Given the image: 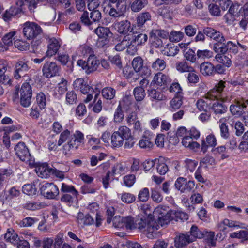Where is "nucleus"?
<instances>
[{"mask_svg": "<svg viewBox=\"0 0 248 248\" xmlns=\"http://www.w3.org/2000/svg\"><path fill=\"white\" fill-rule=\"evenodd\" d=\"M84 140V134L79 130L73 132L67 129L61 133L58 145L60 146L68 140L63 146V152L66 155L71 150H77L79 146L83 143Z\"/></svg>", "mask_w": 248, "mask_h": 248, "instance_id": "f257e3e1", "label": "nucleus"}, {"mask_svg": "<svg viewBox=\"0 0 248 248\" xmlns=\"http://www.w3.org/2000/svg\"><path fill=\"white\" fill-rule=\"evenodd\" d=\"M225 81H219L203 98L198 99L196 103L198 109L201 111H206L208 108L210 109L212 101L216 99L222 98V91L225 87Z\"/></svg>", "mask_w": 248, "mask_h": 248, "instance_id": "f03ea898", "label": "nucleus"}, {"mask_svg": "<svg viewBox=\"0 0 248 248\" xmlns=\"http://www.w3.org/2000/svg\"><path fill=\"white\" fill-rule=\"evenodd\" d=\"M23 34L27 40H33L37 38L42 32L40 26L33 22L27 21L23 24Z\"/></svg>", "mask_w": 248, "mask_h": 248, "instance_id": "7ed1b4c3", "label": "nucleus"}, {"mask_svg": "<svg viewBox=\"0 0 248 248\" xmlns=\"http://www.w3.org/2000/svg\"><path fill=\"white\" fill-rule=\"evenodd\" d=\"M248 105V99L243 97L235 98L230 106V111L231 114L236 118H241L244 114Z\"/></svg>", "mask_w": 248, "mask_h": 248, "instance_id": "20e7f679", "label": "nucleus"}, {"mask_svg": "<svg viewBox=\"0 0 248 248\" xmlns=\"http://www.w3.org/2000/svg\"><path fill=\"white\" fill-rule=\"evenodd\" d=\"M16 155L22 161L26 162L30 166H34V158L29 153L28 147L23 142H19L15 147Z\"/></svg>", "mask_w": 248, "mask_h": 248, "instance_id": "39448f33", "label": "nucleus"}, {"mask_svg": "<svg viewBox=\"0 0 248 248\" xmlns=\"http://www.w3.org/2000/svg\"><path fill=\"white\" fill-rule=\"evenodd\" d=\"M153 215L157 218L158 223L161 226L167 225L170 222V210L167 206L158 205L155 209Z\"/></svg>", "mask_w": 248, "mask_h": 248, "instance_id": "423d86ee", "label": "nucleus"}, {"mask_svg": "<svg viewBox=\"0 0 248 248\" xmlns=\"http://www.w3.org/2000/svg\"><path fill=\"white\" fill-rule=\"evenodd\" d=\"M99 64L100 62L95 55L89 56L87 61L80 59L77 62L78 65L81 67L88 74L96 71Z\"/></svg>", "mask_w": 248, "mask_h": 248, "instance_id": "0eeeda50", "label": "nucleus"}, {"mask_svg": "<svg viewBox=\"0 0 248 248\" xmlns=\"http://www.w3.org/2000/svg\"><path fill=\"white\" fill-rule=\"evenodd\" d=\"M61 71V66L53 62H46L42 67L43 75L48 78L59 76Z\"/></svg>", "mask_w": 248, "mask_h": 248, "instance_id": "6e6552de", "label": "nucleus"}, {"mask_svg": "<svg viewBox=\"0 0 248 248\" xmlns=\"http://www.w3.org/2000/svg\"><path fill=\"white\" fill-rule=\"evenodd\" d=\"M20 104L24 107H29L31 103L32 89L28 82H24L20 90Z\"/></svg>", "mask_w": 248, "mask_h": 248, "instance_id": "1a4fd4ad", "label": "nucleus"}, {"mask_svg": "<svg viewBox=\"0 0 248 248\" xmlns=\"http://www.w3.org/2000/svg\"><path fill=\"white\" fill-rule=\"evenodd\" d=\"M41 194L47 199H55L59 194L58 187L52 183H46L40 188Z\"/></svg>", "mask_w": 248, "mask_h": 248, "instance_id": "9d476101", "label": "nucleus"}, {"mask_svg": "<svg viewBox=\"0 0 248 248\" xmlns=\"http://www.w3.org/2000/svg\"><path fill=\"white\" fill-rule=\"evenodd\" d=\"M131 104V100L129 97L125 96L123 98L114 113V121L115 123H120L124 119V114L122 108H123L124 109H128L129 106Z\"/></svg>", "mask_w": 248, "mask_h": 248, "instance_id": "9b49d317", "label": "nucleus"}, {"mask_svg": "<svg viewBox=\"0 0 248 248\" xmlns=\"http://www.w3.org/2000/svg\"><path fill=\"white\" fill-rule=\"evenodd\" d=\"M174 186L181 193H186L193 190L195 183L193 181H187L186 178L180 177L176 180Z\"/></svg>", "mask_w": 248, "mask_h": 248, "instance_id": "f8f14e48", "label": "nucleus"}, {"mask_svg": "<svg viewBox=\"0 0 248 248\" xmlns=\"http://www.w3.org/2000/svg\"><path fill=\"white\" fill-rule=\"evenodd\" d=\"M223 91H222V98L216 99L212 102L210 109H211L216 115H221L226 113L227 111V107L223 103L226 99L223 96Z\"/></svg>", "mask_w": 248, "mask_h": 248, "instance_id": "ddd939ff", "label": "nucleus"}, {"mask_svg": "<svg viewBox=\"0 0 248 248\" xmlns=\"http://www.w3.org/2000/svg\"><path fill=\"white\" fill-rule=\"evenodd\" d=\"M126 5L125 0H119L116 5L110 6L109 15L113 17L121 16L125 12Z\"/></svg>", "mask_w": 248, "mask_h": 248, "instance_id": "4468645a", "label": "nucleus"}, {"mask_svg": "<svg viewBox=\"0 0 248 248\" xmlns=\"http://www.w3.org/2000/svg\"><path fill=\"white\" fill-rule=\"evenodd\" d=\"M29 69L27 61H19L15 66L14 78L16 79L21 78Z\"/></svg>", "mask_w": 248, "mask_h": 248, "instance_id": "2eb2a0df", "label": "nucleus"}, {"mask_svg": "<svg viewBox=\"0 0 248 248\" xmlns=\"http://www.w3.org/2000/svg\"><path fill=\"white\" fill-rule=\"evenodd\" d=\"M74 88L77 91H79L83 94H88L92 89L87 81L84 78H78L76 79L73 82Z\"/></svg>", "mask_w": 248, "mask_h": 248, "instance_id": "dca6fc26", "label": "nucleus"}, {"mask_svg": "<svg viewBox=\"0 0 248 248\" xmlns=\"http://www.w3.org/2000/svg\"><path fill=\"white\" fill-rule=\"evenodd\" d=\"M113 27L119 33L127 36L131 29V23L127 20H124L114 23Z\"/></svg>", "mask_w": 248, "mask_h": 248, "instance_id": "f3484780", "label": "nucleus"}, {"mask_svg": "<svg viewBox=\"0 0 248 248\" xmlns=\"http://www.w3.org/2000/svg\"><path fill=\"white\" fill-rule=\"evenodd\" d=\"M23 14L20 7H11L5 11L2 15L3 19L5 21H9L13 17H19Z\"/></svg>", "mask_w": 248, "mask_h": 248, "instance_id": "a211bd4d", "label": "nucleus"}, {"mask_svg": "<svg viewBox=\"0 0 248 248\" xmlns=\"http://www.w3.org/2000/svg\"><path fill=\"white\" fill-rule=\"evenodd\" d=\"M203 32L207 37L213 39L217 42L225 41L223 34L212 28L206 27L203 29Z\"/></svg>", "mask_w": 248, "mask_h": 248, "instance_id": "6ab92c4d", "label": "nucleus"}, {"mask_svg": "<svg viewBox=\"0 0 248 248\" xmlns=\"http://www.w3.org/2000/svg\"><path fill=\"white\" fill-rule=\"evenodd\" d=\"M60 46L61 45L56 38H53L50 39L46 56L51 57L53 55H55L57 53Z\"/></svg>", "mask_w": 248, "mask_h": 248, "instance_id": "aec40b11", "label": "nucleus"}, {"mask_svg": "<svg viewBox=\"0 0 248 248\" xmlns=\"http://www.w3.org/2000/svg\"><path fill=\"white\" fill-rule=\"evenodd\" d=\"M156 169L157 173L161 175H165L169 171L167 160L163 157L155 159Z\"/></svg>", "mask_w": 248, "mask_h": 248, "instance_id": "412c9836", "label": "nucleus"}, {"mask_svg": "<svg viewBox=\"0 0 248 248\" xmlns=\"http://www.w3.org/2000/svg\"><path fill=\"white\" fill-rule=\"evenodd\" d=\"M217 144L216 138L213 134L208 135L206 138V140H203L201 144V152L205 153L209 147H214Z\"/></svg>", "mask_w": 248, "mask_h": 248, "instance_id": "4be33fe9", "label": "nucleus"}, {"mask_svg": "<svg viewBox=\"0 0 248 248\" xmlns=\"http://www.w3.org/2000/svg\"><path fill=\"white\" fill-rule=\"evenodd\" d=\"M193 242L188 232L186 234H181L179 236L175 237L174 245L176 247L181 248Z\"/></svg>", "mask_w": 248, "mask_h": 248, "instance_id": "5701e85b", "label": "nucleus"}, {"mask_svg": "<svg viewBox=\"0 0 248 248\" xmlns=\"http://www.w3.org/2000/svg\"><path fill=\"white\" fill-rule=\"evenodd\" d=\"M12 174V170L8 169L2 168L0 169V188H3L7 186Z\"/></svg>", "mask_w": 248, "mask_h": 248, "instance_id": "b1692460", "label": "nucleus"}, {"mask_svg": "<svg viewBox=\"0 0 248 248\" xmlns=\"http://www.w3.org/2000/svg\"><path fill=\"white\" fill-rule=\"evenodd\" d=\"M200 72L204 76H214V65L208 62H204L200 66Z\"/></svg>", "mask_w": 248, "mask_h": 248, "instance_id": "393cba45", "label": "nucleus"}, {"mask_svg": "<svg viewBox=\"0 0 248 248\" xmlns=\"http://www.w3.org/2000/svg\"><path fill=\"white\" fill-rule=\"evenodd\" d=\"M151 20V15L149 12H142L139 14L136 18V26L139 28L143 27L146 22Z\"/></svg>", "mask_w": 248, "mask_h": 248, "instance_id": "a878e982", "label": "nucleus"}, {"mask_svg": "<svg viewBox=\"0 0 248 248\" xmlns=\"http://www.w3.org/2000/svg\"><path fill=\"white\" fill-rule=\"evenodd\" d=\"M51 168H49L47 164H43L38 166L36 172L38 176L42 178H46L50 176Z\"/></svg>", "mask_w": 248, "mask_h": 248, "instance_id": "bb28decb", "label": "nucleus"}, {"mask_svg": "<svg viewBox=\"0 0 248 248\" xmlns=\"http://www.w3.org/2000/svg\"><path fill=\"white\" fill-rule=\"evenodd\" d=\"M148 4L147 0H133L130 4V8L133 12H139Z\"/></svg>", "mask_w": 248, "mask_h": 248, "instance_id": "cd10ccee", "label": "nucleus"}, {"mask_svg": "<svg viewBox=\"0 0 248 248\" xmlns=\"http://www.w3.org/2000/svg\"><path fill=\"white\" fill-rule=\"evenodd\" d=\"M207 231H201L195 225H192L191 227L190 231L188 232L190 236L192 241H194L197 238L201 239L205 236Z\"/></svg>", "mask_w": 248, "mask_h": 248, "instance_id": "c85d7f7f", "label": "nucleus"}, {"mask_svg": "<svg viewBox=\"0 0 248 248\" xmlns=\"http://www.w3.org/2000/svg\"><path fill=\"white\" fill-rule=\"evenodd\" d=\"M153 82H154L157 85L161 86L166 85L170 82V78L169 77L162 73L158 72L154 77Z\"/></svg>", "mask_w": 248, "mask_h": 248, "instance_id": "c756f323", "label": "nucleus"}, {"mask_svg": "<svg viewBox=\"0 0 248 248\" xmlns=\"http://www.w3.org/2000/svg\"><path fill=\"white\" fill-rule=\"evenodd\" d=\"M148 38V35L146 33L134 32L131 40L140 47L146 44Z\"/></svg>", "mask_w": 248, "mask_h": 248, "instance_id": "7c9ffc66", "label": "nucleus"}, {"mask_svg": "<svg viewBox=\"0 0 248 248\" xmlns=\"http://www.w3.org/2000/svg\"><path fill=\"white\" fill-rule=\"evenodd\" d=\"M170 221L171 220H179L184 221L188 219V216L187 214L180 211L170 210Z\"/></svg>", "mask_w": 248, "mask_h": 248, "instance_id": "2f4dec72", "label": "nucleus"}, {"mask_svg": "<svg viewBox=\"0 0 248 248\" xmlns=\"http://www.w3.org/2000/svg\"><path fill=\"white\" fill-rule=\"evenodd\" d=\"M94 32L100 38H103L106 40L110 37L112 33L109 29L107 27L99 26L94 30Z\"/></svg>", "mask_w": 248, "mask_h": 248, "instance_id": "473e14b6", "label": "nucleus"}, {"mask_svg": "<svg viewBox=\"0 0 248 248\" xmlns=\"http://www.w3.org/2000/svg\"><path fill=\"white\" fill-rule=\"evenodd\" d=\"M183 103V97L180 95L175 96L170 103L169 109L174 112L180 108Z\"/></svg>", "mask_w": 248, "mask_h": 248, "instance_id": "72a5a7b5", "label": "nucleus"}, {"mask_svg": "<svg viewBox=\"0 0 248 248\" xmlns=\"http://www.w3.org/2000/svg\"><path fill=\"white\" fill-rule=\"evenodd\" d=\"M159 225H160L158 222H156L154 220H148L147 221L144 232L147 234V237L150 238V234L158 230L159 229Z\"/></svg>", "mask_w": 248, "mask_h": 248, "instance_id": "f704fd0d", "label": "nucleus"}, {"mask_svg": "<svg viewBox=\"0 0 248 248\" xmlns=\"http://www.w3.org/2000/svg\"><path fill=\"white\" fill-rule=\"evenodd\" d=\"M215 60L221 65L229 68L232 64L231 59L225 54H217Z\"/></svg>", "mask_w": 248, "mask_h": 248, "instance_id": "c9c22d12", "label": "nucleus"}, {"mask_svg": "<svg viewBox=\"0 0 248 248\" xmlns=\"http://www.w3.org/2000/svg\"><path fill=\"white\" fill-rule=\"evenodd\" d=\"M175 67L176 70L180 73L191 72L193 68L185 60L177 62L176 63Z\"/></svg>", "mask_w": 248, "mask_h": 248, "instance_id": "e433bc0d", "label": "nucleus"}, {"mask_svg": "<svg viewBox=\"0 0 248 248\" xmlns=\"http://www.w3.org/2000/svg\"><path fill=\"white\" fill-rule=\"evenodd\" d=\"M179 51V48L173 44H168L162 50V53L167 56H174Z\"/></svg>", "mask_w": 248, "mask_h": 248, "instance_id": "4c0bfd02", "label": "nucleus"}, {"mask_svg": "<svg viewBox=\"0 0 248 248\" xmlns=\"http://www.w3.org/2000/svg\"><path fill=\"white\" fill-rule=\"evenodd\" d=\"M101 94L103 98L111 100L115 96L116 90L111 87H106L102 90Z\"/></svg>", "mask_w": 248, "mask_h": 248, "instance_id": "58836bf2", "label": "nucleus"}, {"mask_svg": "<svg viewBox=\"0 0 248 248\" xmlns=\"http://www.w3.org/2000/svg\"><path fill=\"white\" fill-rule=\"evenodd\" d=\"M124 140L115 131L111 136V143L112 148H119L121 147L124 143Z\"/></svg>", "mask_w": 248, "mask_h": 248, "instance_id": "ea45409f", "label": "nucleus"}, {"mask_svg": "<svg viewBox=\"0 0 248 248\" xmlns=\"http://www.w3.org/2000/svg\"><path fill=\"white\" fill-rule=\"evenodd\" d=\"M232 238H238L242 239L241 242H244L248 240V229L241 230L239 232H233L230 234Z\"/></svg>", "mask_w": 248, "mask_h": 248, "instance_id": "a19ab883", "label": "nucleus"}, {"mask_svg": "<svg viewBox=\"0 0 248 248\" xmlns=\"http://www.w3.org/2000/svg\"><path fill=\"white\" fill-rule=\"evenodd\" d=\"M100 92L98 91L95 94H94L93 104V106L92 110L93 112L99 113L102 109V102L100 98H98Z\"/></svg>", "mask_w": 248, "mask_h": 248, "instance_id": "79ce46f5", "label": "nucleus"}, {"mask_svg": "<svg viewBox=\"0 0 248 248\" xmlns=\"http://www.w3.org/2000/svg\"><path fill=\"white\" fill-rule=\"evenodd\" d=\"M43 207L44 203L40 202H27L23 204V207L24 209L31 211L40 210Z\"/></svg>", "mask_w": 248, "mask_h": 248, "instance_id": "37998d69", "label": "nucleus"}, {"mask_svg": "<svg viewBox=\"0 0 248 248\" xmlns=\"http://www.w3.org/2000/svg\"><path fill=\"white\" fill-rule=\"evenodd\" d=\"M4 239L7 242H9L14 245H16V243L19 238L13 230L8 229L6 233L4 234Z\"/></svg>", "mask_w": 248, "mask_h": 248, "instance_id": "c03bdc74", "label": "nucleus"}, {"mask_svg": "<svg viewBox=\"0 0 248 248\" xmlns=\"http://www.w3.org/2000/svg\"><path fill=\"white\" fill-rule=\"evenodd\" d=\"M227 44L225 43V41L221 42H217L213 45V50L217 54H225L228 50Z\"/></svg>", "mask_w": 248, "mask_h": 248, "instance_id": "a18cd8bd", "label": "nucleus"}, {"mask_svg": "<svg viewBox=\"0 0 248 248\" xmlns=\"http://www.w3.org/2000/svg\"><path fill=\"white\" fill-rule=\"evenodd\" d=\"M123 73L126 78L131 80L130 81H135L138 78V75L137 72L131 69L130 67H125L124 69Z\"/></svg>", "mask_w": 248, "mask_h": 248, "instance_id": "49530a36", "label": "nucleus"}, {"mask_svg": "<svg viewBox=\"0 0 248 248\" xmlns=\"http://www.w3.org/2000/svg\"><path fill=\"white\" fill-rule=\"evenodd\" d=\"M148 94L152 101H161L164 99L165 96L163 94L154 89H151L148 90Z\"/></svg>", "mask_w": 248, "mask_h": 248, "instance_id": "de8ad7c7", "label": "nucleus"}, {"mask_svg": "<svg viewBox=\"0 0 248 248\" xmlns=\"http://www.w3.org/2000/svg\"><path fill=\"white\" fill-rule=\"evenodd\" d=\"M213 52L208 49H198L196 52L197 59L205 60L211 58L213 57Z\"/></svg>", "mask_w": 248, "mask_h": 248, "instance_id": "09e8293b", "label": "nucleus"}, {"mask_svg": "<svg viewBox=\"0 0 248 248\" xmlns=\"http://www.w3.org/2000/svg\"><path fill=\"white\" fill-rule=\"evenodd\" d=\"M131 64L135 72H139L144 66L143 60L141 57L137 56L133 59Z\"/></svg>", "mask_w": 248, "mask_h": 248, "instance_id": "8fccbe9b", "label": "nucleus"}, {"mask_svg": "<svg viewBox=\"0 0 248 248\" xmlns=\"http://www.w3.org/2000/svg\"><path fill=\"white\" fill-rule=\"evenodd\" d=\"M61 191L63 193H70L74 197H77L78 195V192L75 189L74 186L62 183Z\"/></svg>", "mask_w": 248, "mask_h": 248, "instance_id": "3c124183", "label": "nucleus"}, {"mask_svg": "<svg viewBox=\"0 0 248 248\" xmlns=\"http://www.w3.org/2000/svg\"><path fill=\"white\" fill-rule=\"evenodd\" d=\"M139 145L141 148H150L153 145V142L150 137L143 136L139 142Z\"/></svg>", "mask_w": 248, "mask_h": 248, "instance_id": "603ef678", "label": "nucleus"}, {"mask_svg": "<svg viewBox=\"0 0 248 248\" xmlns=\"http://www.w3.org/2000/svg\"><path fill=\"white\" fill-rule=\"evenodd\" d=\"M133 94L137 101H142L145 96V92L144 88L136 87L133 91Z\"/></svg>", "mask_w": 248, "mask_h": 248, "instance_id": "864d4df0", "label": "nucleus"}, {"mask_svg": "<svg viewBox=\"0 0 248 248\" xmlns=\"http://www.w3.org/2000/svg\"><path fill=\"white\" fill-rule=\"evenodd\" d=\"M37 104L41 109L45 108L46 104V95L43 92H40L36 96Z\"/></svg>", "mask_w": 248, "mask_h": 248, "instance_id": "5fc2aeb1", "label": "nucleus"}, {"mask_svg": "<svg viewBox=\"0 0 248 248\" xmlns=\"http://www.w3.org/2000/svg\"><path fill=\"white\" fill-rule=\"evenodd\" d=\"M140 47L137 44L134 42L129 37L128 43L127 44V53L132 56L135 55Z\"/></svg>", "mask_w": 248, "mask_h": 248, "instance_id": "6e6d98bb", "label": "nucleus"}, {"mask_svg": "<svg viewBox=\"0 0 248 248\" xmlns=\"http://www.w3.org/2000/svg\"><path fill=\"white\" fill-rule=\"evenodd\" d=\"M90 18L92 23H99L102 18V14L99 10L93 8L90 14Z\"/></svg>", "mask_w": 248, "mask_h": 248, "instance_id": "4d7b16f0", "label": "nucleus"}, {"mask_svg": "<svg viewBox=\"0 0 248 248\" xmlns=\"http://www.w3.org/2000/svg\"><path fill=\"white\" fill-rule=\"evenodd\" d=\"M116 132L123 139L124 141V139H126L131 135L130 129L126 126H120Z\"/></svg>", "mask_w": 248, "mask_h": 248, "instance_id": "13d9d810", "label": "nucleus"}, {"mask_svg": "<svg viewBox=\"0 0 248 248\" xmlns=\"http://www.w3.org/2000/svg\"><path fill=\"white\" fill-rule=\"evenodd\" d=\"M122 201L126 204H130L134 202L136 200L135 196L130 193L124 192L121 195Z\"/></svg>", "mask_w": 248, "mask_h": 248, "instance_id": "bf43d9fd", "label": "nucleus"}, {"mask_svg": "<svg viewBox=\"0 0 248 248\" xmlns=\"http://www.w3.org/2000/svg\"><path fill=\"white\" fill-rule=\"evenodd\" d=\"M184 33L180 31H172L169 35L170 41L178 42L182 40L184 37Z\"/></svg>", "mask_w": 248, "mask_h": 248, "instance_id": "052dcab7", "label": "nucleus"}, {"mask_svg": "<svg viewBox=\"0 0 248 248\" xmlns=\"http://www.w3.org/2000/svg\"><path fill=\"white\" fill-rule=\"evenodd\" d=\"M36 188L34 184H26L22 187V191L24 193L28 195H35L36 193Z\"/></svg>", "mask_w": 248, "mask_h": 248, "instance_id": "680f3d73", "label": "nucleus"}, {"mask_svg": "<svg viewBox=\"0 0 248 248\" xmlns=\"http://www.w3.org/2000/svg\"><path fill=\"white\" fill-rule=\"evenodd\" d=\"M169 35V32L163 30H152L150 33V36H155L160 39H166Z\"/></svg>", "mask_w": 248, "mask_h": 248, "instance_id": "e2e57ef3", "label": "nucleus"}, {"mask_svg": "<svg viewBox=\"0 0 248 248\" xmlns=\"http://www.w3.org/2000/svg\"><path fill=\"white\" fill-rule=\"evenodd\" d=\"M184 57L188 61L192 63H194L196 62L197 56L195 51L192 49L189 48L186 50L184 53Z\"/></svg>", "mask_w": 248, "mask_h": 248, "instance_id": "0e129e2a", "label": "nucleus"}, {"mask_svg": "<svg viewBox=\"0 0 248 248\" xmlns=\"http://www.w3.org/2000/svg\"><path fill=\"white\" fill-rule=\"evenodd\" d=\"M166 62L163 59L157 58L152 65V68L155 70L162 71L166 67Z\"/></svg>", "mask_w": 248, "mask_h": 248, "instance_id": "69168bd1", "label": "nucleus"}, {"mask_svg": "<svg viewBox=\"0 0 248 248\" xmlns=\"http://www.w3.org/2000/svg\"><path fill=\"white\" fill-rule=\"evenodd\" d=\"M14 45L16 48L21 51L27 50L30 47L29 43L22 40L17 39L14 42Z\"/></svg>", "mask_w": 248, "mask_h": 248, "instance_id": "338daca9", "label": "nucleus"}, {"mask_svg": "<svg viewBox=\"0 0 248 248\" xmlns=\"http://www.w3.org/2000/svg\"><path fill=\"white\" fill-rule=\"evenodd\" d=\"M77 95L74 91H70L66 94V102L67 103L72 105L77 102Z\"/></svg>", "mask_w": 248, "mask_h": 248, "instance_id": "774afa93", "label": "nucleus"}]
</instances>
